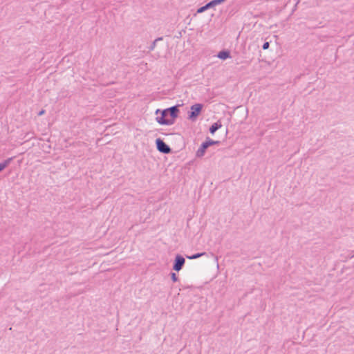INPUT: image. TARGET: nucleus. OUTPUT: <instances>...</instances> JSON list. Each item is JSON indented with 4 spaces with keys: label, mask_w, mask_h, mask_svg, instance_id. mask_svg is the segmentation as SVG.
<instances>
[{
    "label": "nucleus",
    "mask_w": 354,
    "mask_h": 354,
    "mask_svg": "<svg viewBox=\"0 0 354 354\" xmlns=\"http://www.w3.org/2000/svg\"><path fill=\"white\" fill-rule=\"evenodd\" d=\"M159 113H161V115L160 117L156 118V121L158 123L162 125H171L174 124V120H170L167 118L169 115L167 109L163 111L157 109L156 111V114H158Z\"/></svg>",
    "instance_id": "1"
},
{
    "label": "nucleus",
    "mask_w": 354,
    "mask_h": 354,
    "mask_svg": "<svg viewBox=\"0 0 354 354\" xmlns=\"http://www.w3.org/2000/svg\"><path fill=\"white\" fill-rule=\"evenodd\" d=\"M203 105L201 104H195L192 105L190 108L189 119H190L192 121H194L200 114Z\"/></svg>",
    "instance_id": "2"
},
{
    "label": "nucleus",
    "mask_w": 354,
    "mask_h": 354,
    "mask_svg": "<svg viewBox=\"0 0 354 354\" xmlns=\"http://www.w3.org/2000/svg\"><path fill=\"white\" fill-rule=\"evenodd\" d=\"M156 144L159 151L164 153H168L170 152V147L160 138H157L156 140Z\"/></svg>",
    "instance_id": "3"
},
{
    "label": "nucleus",
    "mask_w": 354,
    "mask_h": 354,
    "mask_svg": "<svg viewBox=\"0 0 354 354\" xmlns=\"http://www.w3.org/2000/svg\"><path fill=\"white\" fill-rule=\"evenodd\" d=\"M185 260L181 255H176L173 266V269L176 271H180L185 264Z\"/></svg>",
    "instance_id": "4"
},
{
    "label": "nucleus",
    "mask_w": 354,
    "mask_h": 354,
    "mask_svg": "<svg viewBox=\"0 0 354 354\" xmlns=\"http://www.w3.org/2000/svg\"><path fill=\"white\" fill-rule=\"evenodd\" d=\"M167 111H168L169 115L171 117V120H174L177 118L178 113L179 112V109L178 108V106H173L170 108L167 109Z\"/></svg>",
    "instance_id": "5"
},
{
    "label": "nucleus",
    "mask_w": 354,
    "mask_h": 354,
    "mask_svg": "<svg viewBox=\"0 0 354 354\" xmlns=\"http://www.w3.org/2000/svg\"><path fill=\"white\" fill-rule=\"evenodd\" d=\"M207 149V145H205L204 142L202 143L200 148L196 151L197 157H202L204 156L206 149Z\"/></svg>",
    "instance_id": "6"
},
{
    "label": "nucleus",
    "mask_w": 354,
    "mask_h": 354,
    "mask_svg": "<svg viewBox=\"0 0 354 354\" xmlns=\"http://www.w3.org/2000/svg\"><path fill=\"white\" fill-rule=\"evenodd\" d=\"M217 57L221 59H225L230 57V53L229 51L222 50L218 53Z\"/></svg>",
    "instance_id": "7"
},
{
    "label": "nucleus",
    "mask_w": 354,
    "mask_h": 354,
    "mask_svg": "<svg viewBox=\"0 0 354 354\" xmlns=\"http://www.w3.org/2000/svg\"><path fill=\"white\" fill-rule=\"evenodd\" d=\"M222 127L221 122H217L214 123L209 128V131L211 133L214 134L218 129H219Z\"/></svg>",
    "instance_id": "8"
},
{
    "label": "nucleus",
    "mask_w": 354,
    "mask_h": 354,
    "mask_svg": "<svg viewBox=\"0 0 354 354\" xmlns=\"http://www.w3.org/2000/svg\"><path fill=\"white\" fill-rule=\"evenodd\" d=\"M12 159H13L12 158H9L6 159V160H4L3 162H0V171H1L6 167H8L9 165V164L11 162V161L12 160Z\"/></svg>",
    "instance_id": "9"
},
{
    "label": "nucleus",
    "mask_w": 354,
    "mask_h": 354,
    "mask_svg": "<svg viewBox=\"0 0 354 354\" xmlns=\"http://www.w3.org/2000/svg\"><path fill=\"white\" fill-rule=\"evenodd\" d=\"M205 145H207V147L208 148L209 146L214 145H218L220 143L219 141H215L209 138L206 139L205 142H203Z\"/></svg>",
    "instance_id": "10"
},
{
    "label": "nucleus",
    "mask_w": 354,
    "mask_h": 354,
    "mask_svg": "<svg viewBox=\"0 0 354 354\" xmlns=\"http://www.w3.org/2000/svg\"><path fill=\"white\" fill-rule=\"evenodd\" d=\"M205 252H202V253H196L195 254H193L192 256H187V258L189 259H198L203 255H205Z\"/></svg>",
    "instance_id": "11"
},
{
    "label": "nucleus",
    "mask_w": 354,
    "mask_h": 354,
    "mask_svg": "<svg viewBox=\"0 0 354 354\" xmlns=\"http://www.w3.org/2000/svg\"><path fill=\"white\" fill-rule=\"evenodd\" d=\"M161 40H162V37H158V38L156 39L153 41V42L151 44V46L149 47V50H153L156 47V42L158 41H161Z\"/></svg>",
    "instance_id": "12"
},
{
    "label": "nucleus",
    "mask_w": 354,
    "mask_h": 354,
    "mask_svg": "<svg viewBox=\"0 0 354 354\" xmlns=\"http://www.w3.org/2000/svg\"><path fill=\"white\" fill-rule=\"evenodd\" d=\"M209 8L207 6V3L206 5H205L204 6H202L200 8L198 9L197 10V12L198 13H201V12H205V10H207V9H209Z\"/></svg>",
    "instance_id": "13"
},
{
    "label": "nucleus",
    "mask_w": 354,
    "mask_h": 354,
    "mask_svg": "<svg viewBox=\"0 0 354 354\" xmlns=\"http://www.w3.org/2000/svg\"><path fill=\"white\" fill-rule=\"evenodd\" d=\"M171 279L174 282H176L178 281V277L176 276V274L174 272H172L171 274Z\"/></svg>",
    "instance_id": "14"
},
{
    "label": "nucleus",
    "mask_w": 354,
    "mask_h": 354,
    "mask_svg": "<svg viewBox=\"0 0 354 354\" xmlns=\"http://www.w3.org/2000/svg\"><path fill=\"white\" fill-rule=\"evenodd\" d=\"M225 0H212L213 3H214V6H217L218 4H221L223 3Z\"/></svg>",
    "instance_id": "15"
},
{
    "label": "nucleus",
    "mask_w": 354,
    "mask_h": 354,
    "mask_svg": "<svg viewBox=\"0 0 354 354\" xmlns=\"http://www.w3.org/2000/svg\"><path fill=\"white\" fill-rule=\"evenodd\" d=\"M269 46H270V44H269V42L266 41V42H265V43L263 44L262 48H263V50H266V49H268V48H269Z\"/></svg>",
    "instance_id": "16"
},
{
    "label": "nucleus",
    "mask_w": 354,
    "mask_h": 354,
    "mask_svg": "<svg viewBox=\"0 0 354 354\" xmlns=\"http://www.w3.org/2000/svg\"><path fill=\"white\" fill-rule=\"evenodd\" d=\"M207 6L211 8H213L214 7V3H213L212 1H209V3H207Z\"/></svg>",
    "instance_id": "17"
},
{
    "label": "nucleus",
    "mask_w": 354,
    "mask_h": 354,
    "mask_svg": "<svg viewBox=\"0 0 354 354\" xmlns=\"http://www.w3.org/2000/svg\"><path fill=\"white\" fill-rule=\"evenodd\" d=\"M45 113V111L44 110H41L39 112L38 115H42L43 114H44Z\"/></svg>",
    "instance_id": "18"
}]
</instances>
